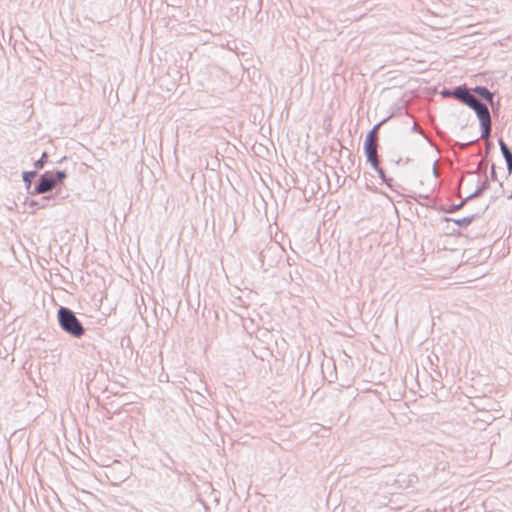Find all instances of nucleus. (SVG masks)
<instances>
[{
    "instance_id": "nucleus-4",
    "label": "nucleus",
    "mask_w": 512,
    "mask_h": 512,
    "mask_svg": "<svg viewBox=\"0 0 512 512\" xmlns=\"http://www.w3.org/2000/svg\"><path fill=\"white\" fill-rule=\"evenodd\" d=\"M454 96L460 99L462 102H464L471 108H473V106H475L476 103L478 102V100L472 94H470L469 91L465 89H457L454 92Z\"/></svg>"
},
{
    "instance_id": "nucleus-1",
    "label": "nucleus",
    "mask_w": 512,
    "mask_h": 512,
    "mask_svg": "<svg viewBox=\"0 0 512 512\" xmlns=\"http://www.w3.org/2000/svg\"><path fill=\"white\" fill-rule=\"evenodd\" d=\"M58 320L62 329L72 336L80 337L84 334L81 323L71 310L61 307L58 311Z\"/></svg>"
},
{
    "instance_id": "nucleus-7",
    "label": "nucleus",
    "mask_w": 512,
    "mask_h": 512,
    "mask_svg": "<svg viewBox=\"0 0 512 512\" xmlns=\"http://www.w3.org/2000/svg\"><path fill=\"white\" fill-rule=\"evenodd\" d=\"M457 224H463V222H467L465 219L463 221H460V220H456L455 221Z\"/></svg>"
},
{
    "instance_id": "nucleus-2",
    "label": "nucleus",
    "mask_w": 512,
    "mask_h": 512,
    "mask_svg": "<svg viewBox=\"0 0 512 512\" xmlns=\"http://www.w3.org/2000/svg\"><path fill=\"white\" fill-rule=\"evenodd\" d=\"M473 109L476 111L482 127V138H487L491 128V118L488 108L485 104L477 102Z\"/></svg>"
},
{
    "instance_id": "nucleus-8",
    "label": "nucleus",
    "mask_w": 512,
    "mask_h": 512,
    "mask_svg": "<svg viewBox=\"0 0 512 512\" xmlns=\"http://www.w3.org/2000/svg\"><path fill=\"white\" fill-rule=\"evenodd\" d=\"M483 93L489 95V92L486 89H482Z\"/></svg>"
},
{
    "instance_id": "nucleus-5",
    "label": "nucleus",
    "mask_w": 512,
    "mask_h": 512,
    "mask_svg": "<svg viewBox=\"0 0 512 512\" xmlns=\"http://www.w3.org/2000/svg\"><path fill=\"white\" fill-rule=\"evenodd\" d=\"M55 185L56 181L54 179L42 177L36 190L38 193H46L53 189Z\"/></svg>"
},
{
    "instance_id": "nucleus-3",
    "label": "nucleus",
    "mask_w": 512,
    "mask_h": 512,
    "mask_svg": "<svg viewBox=\"0 0 512 512\" xmlns=\"http://www.w3.org/2000/svg\"><path fill=\"white\" fill-rule=\"evenodd\" d=\"M376 136L375 130L371 131L365 141V150L367 154L368 160L373 164V166L377 165V150H376Z\"/></svg>"
},
{
    "instance_id": "nucleus-6",
    "label": "nucleus",
    "mask_w": 512,
    "mask_h": 512,
    "mask_svg": "<svg viewBox=\"0 0 512 512\" xmlns=\"http://www.w3.org/2000/svg\"><path fill=\"white\" fill-rule=\"evenodd\" d=\"M499 145L503 153V156L506 159L508 169L509 171H512V153L503 140L499 141Z\"/></svg>"
}]
</instances>
